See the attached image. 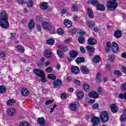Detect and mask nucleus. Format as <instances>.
I'll return each mask as SVG.
<instances>
[{"mask_svg": "<svg viewBox=\"0 0 126 126\" xmlns=\"http://www.w3.org/2000/svg\"><path fill=\"white\" fill-rule=\"evenodd\" d=\"M78 41L80 44H83L85 42V38H84V37H79Z\"/></svg>", "mask_w": 126, "mask_h": 126, "instance_id": "38", "label": "nucleus"}, {"mask_svg": "<svg viewBox=\"0 0 126 126\" xmlns=\"http://www.w3.org/2000/svg\"><path fill=\"white\" fill-rule=\"evenodd\" d=\"M44 55L46 58H51L52 56V52L49 49H47L44 51Z\"/></svg>", "mask_w": 126, "mask_h": 126, "instance_id": "24", "label": "nucleus"}, {"mask_svg": "<svg viewBox=\"0 0 126 126\" xmlns=\"http://www.w3.org/2000/svg\"><path fill=\"white\" fill-rule=\"evenodd\" d=\"M37 123L41 126H44L45 125V119H44V117L38 118L37 119Z\"/></svg>", "mask_w": 126, "mask_h": 126, "instance_id": "20", "label": "nucleus"}, {"mask_svg": "<svg viewBox=\"0 0 126 126\" xmlns=\"http://www.w3.org/2000/svg\"><path fill=\"white\" fill-rule=\"evenodd\" d=\"M29 28L32 30L35 26V24L34 23V21L33 20H30V22L29 23Z\"/></svg>", "mask_w": 126, "mask_h": 126, "instance_id": "27", "label": "nucleus"}, {"mask_svg": "<svg viewBox=\"0 0 126 126\" xmlns=\"http://www.w3.org/2000/svg\"><path fill=\"white\" fill-rule=\"evenodd\" d=\"M112 49L114 53H118L119 52V46L118 44L115 41L112 42Z\"/></svg>", "mask_w": 126, "mask_h": 126, "instance_id": "11", "label": "nucleus"}, {"mask_svg": "<svg viewBox=\"0 0 126 126\" xmlns=\"http://www.w3.org/2000/svg\"><path fill=\"white\" fill-rule=\"evenodd\" d=\"M76 96L77 97V99L78 100H80V99H82L84 97V93L82 91H79L76 94Z\"/></svg>", "mask_w": 126, "mask_h": 126, "instance_id": "21", "label": "nucleus"}, {"mask_svg": "<svg viewBox=\"0 0 126 126\" xmlns=\"http://www.w3.org/2000/svg\"><path fill=\"white\" fill-rule=\"evenodd\" d=\"M71 10L75 12H77V11H78V6L77 5H73L71 7Z\"/></svg>", "mask_w": 126, "mask_h": 126, "instance_id": "33", "label": "nucleus"}, {"mask_svg": "<svg viewBox=\"0 0 126 126\" xmlns=\"http://www.w3.org/2000/svg\"><path fill=\"white\" fill-rule=\"evenodd\" d=\"M120 120L123 123H125V122H126V110H125L123 115L121 116Z\"/></svg>", "mask_w": 126, "mask_h": 126, "instance_id": "29", "label": "nucleus"}, {"mask_svg": "<svg viewBox=\"0 0 126 126\" xmlns=\"http://www.w3.org/2000/svg\"><path fill=\"white\" fill-rule=\"evenodd\" d=\"M6 91V89L5 88V87L3 86H0V93H5V92Z\"/></svg>", "mask_w": 126, "mask_h": 126, "instance_id": "36", "label": "nucleus"}, {"mask_svg": "<svg viewBox=\"0 0 126 126\" xmlns=\"http://www.w3.org/2000/svg\"><path fill=\"white\" fill-rule=\"evenodd\" d=\"M0 58L2 60L5 58V52L4 51L0 52Z\"/></svg>", "mask_w": 126, "mask_h": 126, "instance_id": "42", "label": "nucleus"}, {"mask_svg": "<svg viewBox=\"0 0 126 126\" xmlns=\"http://www.w3.org/2000/svg\"><path fill=\"white\" fill-rule=\"evenodd\" d=\"M14 103H15V100L14 99H9L7 102L8 106H12V105H13Z\"/></svg>", "mask_w": 126, "mask_h": 126, "instance_id": "37", "label": "nucleus"}, {"mask_svg": "<svg viewBox=\"0 0 126 126\" xmlns=\"http://www.w3.org/2000/svg\"><path fill=\"white\" fill-rule=\"evenodd\" d=\"M89 95L91 98H94V99H97V98H99V94L95 91L90 92Z\"/></svg>", "mask_w": 126, "mask_h": 126, "instance_id": "9", "label": "nucleus"}, {"mask_svg": "<svg viewBox=\"0 0 126 126\" xmlns=\"http://www.w3.org/2000/svg\"><path fill=\"white\" fill-rule=\"evenodd\" d=\"M97 92L99 94H101V93H102L103 92V89L102 88H101V87H99L97 89Z\"/></svg>", "mask_w": 126, "mask_h": 126, "instance_id": "54", "label": "nucleus"}, {"mask_svg": "<svg viewBox=\"0 0 126 126\" xmlns=\"http://www.w3.org/2000/svg\"><path fill=\"white\" fill-rule=\"evenodd\" d=\"M17 49L18 50H19V52H21L23 53V52H24V47L21 45H18L17 46Z\"/></svg>", "mask_w": 126, "mask_h": 126, "instance_id": "40", "label": "nucleus"}, {"mask_svg": "<svg viewBox=\"0 0 126 126\" xmlns=\"http://www.w3.org/2000/svg\"><path fill=\"white\" fill-rule=\"evenodd\" d=\"M88 42L89 45H92V46H94V45H96L97 43V40L92 37L89 38L88 40Z\"/></svg>", "mask_w": 126, "mask_h": 126, "instance_id": "14", "label": "nucleus"}, {"mask_svg": "<svg viewBox=\"0 0 126 126\" xmlns=\"http://www.w3.org/2000/svg\"><path fill=\"white\" fill-rule=\"evenodd\" d=\"M86 101H88V102L90 103L91 104H93V103L95 102V99H89V98H87Z\"/></svg>", "mask_w": 126, "mask_h": 126, "instance_id": "44", "label": "nucleus"}, {"mask_svg": "<svg viewBox=\"0 0 126 126\" xmlns=\"http://www.w3.org/2000/svg\"><path fill=\"white\" fill-rule=\"evenodd\" d=\"M22 95L23 96H28L30 94V92L29 90L26 88H23L21 91Z\"/></svg>", "mask_w": 126, "mask_h": 126, "instance_id": "17", "label": "nucleus"}, {"mask_svg": "<svg viewBox=\"0 0 126 126\" xmlns=\"http://www.w3.org/2000/svg\"><path fill=\"white\" fill-rule=\"evenodd\" d=\"M87 25L89 28H93L95 26V22L93 21L87 22Z\"/></svg>", "mask_w": 126, "mask_h": 126, "instance_id": "28", "label": "nucleus"}, {"mask_svg": "<svg viewBox=\"0 0 126 126\" xmlns=\"http://www.w3.org/2000/svg\"><path fill=\"white\" fill-rule=\"evenodd\" d=\"M51 64V62L50 61H46L44 63V65L45 66H48V65H50Z\"/></svg>", "mask_w": 126, "mask_h": 126, "instance_id": "59", "label": "nucleus"}, {"mask_svg": "<svg viewBox=\"0 0 126 126\" xmlns=\"http://www.w3.org/2000/svg\"><path fill=\"white\" fill-rule=\"evenodd\" d=\"M47 77L49 78V79H52L53 80H55L57 78V77L53 74H48L47 75Z\"/></svg>", "mask_w": 126, "mask_h": 126, "instance_id": "34", "label": "nucleus"}, {"mask_svg": "<svg viewBox=\"0 0 126 126\" xmlns=\"http://www.w3.org/2000/svg\"><path fill=\"white\" fill-rule=\"evenodd\" d=\"M11 39L12 40H14L15 39V33H11Z\"/></svg>", "mask_w": 126, "mask_h": 126, "instance_id": "57", "label": "nucleus"}, {"mask_svg": "<svg viewBox=\"0 0 126 126\" xmlns=\"http://www.w3.org/2000/svg\"><path fill=\"white\" fill-rule=\"evenodd\" d=\"M98 108H99V104H98V103H95L93 105L94 110H96V109H98Z\"/></svg>", "mask_w": 126, "mask_h": 126, "instance_id": "47", "label": "nucleus"}, {"mask_svg": "<svg viewBox=\"0 0 126 126\" xmlns=\"http://www.w3.org/2000/svg\"><path fill=\"white\" fill-rule=\"evenodd\" d=\"M40 8L42 10H46L48 9V3L46 2H41L40 4Z\"/></svg>", "mask_w": 126, "mask_h": 126, "instance_id": "19", "label": "nucleus"}, {"mask_svg": "<svg viewBox=\"0 0 126 126\" xmlns=\"http://www.w3.org/2000/svg\"><path fill=\"white\" fill-rule=\"evenodd\" d=\"M114 36L117 39H120L123 36V32L120 30H117L114 33Z\"/></svg>", "mask_w": 126, "mask_h": 126, "instance_id": "13", "label": "nucleus"}, {"mask_svg": "<svg viewBox=\"0 0 126 126\" xmlns=\"http://www.w3.org/2000/svg\"><path fill=\"white\" fill-rule=\"evenodd\" d=\"M74 84H77V85H80V81H79V80L75 79L74 80Z\"/></svg>", "mask_w": 126, "mask_h": 126, "instance_id": "49", "label": "nucleus"}, {"mask_svg": "<svg viewBox=\"0 0 126 126\" xmlns=\"http://www.w3.org/2000/svg\"><path fill=\"white\" fill-rule=\"evenodd\" d=\"M119 98H120V99H125L126 100V92L124 94H120Z\"/></svg>", "mask_w": 126, "mask_h": 126, "instance_id": "39", "label": "nucleus"}, {"mask_svg": "<svg viewBox=\"0 0 126 126\" xmlns=\"http://www.w3.org/2000/svg\"><path fill=\"white\" fill-rule=\"evenodd\" d=\"M27 4L30 7H31V6H33V2L32 1H30L28 2Z\"/></svg>", "mask_w": 126, "mask_h": 126, "instance_id": "58", "label": "nucleus"}, {"mask_svg": "<svg viewBox=\"0 0 126 126\" xmlns=\"http://www.w3.org/2000/svg\"><path fill=\"white\" fill-rule=\"evenodd\" d=\"M114 73L116 74V75H121V72L120 70H115L114 71Z\"/></svg>", "mask_w": 126, "mask_h": 126, "instance_id": "53", "label": "nucleus"}, {"mask_svg": "<svg viewBox=\"0 0 126 126\" xmlns=\"http://www.w3.org/2000/svg\"><path fill=\"white\" fill-rule=\"evenodd\" d=\"M99 121H100V118L99 117H93L91 119V122L93 123V126H96L99 125Z\"/></svg>", "mask_w": 126, "mask_h": 126, "instance_id": "10", "label": "nucleus"}, {"mask_svg": "<svg viewBox=\"0 0 126 126\" xmlns=\"http://www.w3.org/2000/svg\"><path fill=\"white\" fill-rule=\"evenodd\" d=\"M121 56L123 59H126V53H123L121 54Z\"/></svg>", "mask_w": 126, "mask_h": 126, "instance_id": "64", "label": "nucleus"}, {"mask_svg": "<svg viewBox=\"0 0 126 126\" xmlns=\"http://www.w3.org/2000/svg\"><path fill=\"white\" fill-rule=\"evenodd\" d=\"M89 2H91L94 6H96V9L99 11H104L106 9L105 5L100 4L98 0H88Z\"/></svg>", "mask_w": 126, "mask_h": 126, "instance_id": "2", "label": "nucleus"}, {"mask_svg": "<svg viewBox=\"0 0 126 126\" xmlns=\"http://www.w3.org/2000/svg\"><path fill=\"white\" fill-rule=\"evenodd\" d=\"M121 88L122 90H126V83L123 84Z\"/></svg>", "mask_w": 126, "mask_h": 126, "instance_id": "50", "label": "nucleus"}, {"mask_svg": "<svg viewBox=\"0 0 126 126\" xmlns=\"http://www.w3.org/2000/svg\"><path fill=\"white\" fill-rule=\"evenodd\" d=\"M42 26L45 29H47L48 30H50L51 29V26L48 23V22H44L42 23Z\"/></svg>", "mask_w": 126, "mask_h": 126, "instance_id": "25", "label": "nucleus"}, {"mask_svg": "<svg viewBox=\"0 0 126 126\" xmlns=\"http://www.w3.org/2000/svg\"><path fill=\"white\" fill-rule=\"evenodd\" d=\"M100 119L102 123H107L109 121V115L107 111H103L100 113Z\"/></svg>", "mask_w": 126, "mask_h": 126, "instance_id": "5", "label": "nucleus"}, {"mask_svg": "<svg viewBox=\"0 0 126 126\" xmlns=\"http://www.w3.org/2000/svg\"><path fill=\"white\" fill-rule=\"evenodd\" d=\"M56 107H57V105L54 104L53 107L51 108L50 113H53V111L55 110V108H56Z\"/></svg>", "mask_w": 126, "mask_h": 126, "instance_id": "61", "label": "nucleus"}, {"mask_svg": "<svg viewBox=\"0 0 126 126\" xmlns=\"http://www.w3.org/2000/svg\"><path fill=\"white\" fill-rule=\"evenodd\" d=\"M19 3H21V4H25L26 3V0H18Z\"/></svg>", "mask_w": 126, "mask_h": 126, "instance_id": "46", "label": "nucleus"}, {"mask_svg": "<svg viewBox=\"0 0 126 126\" xmlns=\"http://www.w3.org/2000/svg\"><path fill=\"white\" fill-rule=\"evenodd\" d=\"M53 103V100H48L46 101L45 103V105H50V104Z\"/></svg>", "mask_w": 126, "mask_h": 126, "instance_id": "60", "label": "nucleus"}, {"mask_svg": "<svg viewBox=\"0 0 126 126\" xmlns=\"http://www.w3.org/2000/svg\"><path fill=\"white\" fill-rule=\"evenodd\" d=\"M81 71L84 74H88L89 73V69L87 68L85 66H81Z\"/></svg>", "mask_w": 126, "mask_h": 126, "instance_id": "18", "label": "nucleus"}, {"mask_svg": "<svg viewBox=\"0 0 126 126\" xmlns=\"http://www.w3.org/2000/svg\"><path fill=\"white\" fill-rule=\"evenodd\" d=\"M115 60V56L114 55H111L109 57V61L110 62H114Z\"/></svg>", "mask_w": 126, "mask_h": 126, "instance_id": "52", "label": "nucleus"}, {"mask_svg": "<svg viewBox=\"0 0 126 126\" xmlns=\"http://www.w3.org/2000/svg\"><path fill=\"white\" fill-rule=\"evenodd\" d=\"M107 5L108 10H115L118 7L117 0H109V1L107 2Z\"/></svg>", "mask_w": 126, "mask_h": 126, "instance_id": "3", "label": "nucleus"}, {"mask_svg": "<svg viewBox=\"0 0 126 126\" xmlns=\"http://www.w3.org/2000/svg\"><path fill=\"white\" fill-rule=\"evenodd\" d=\"M80 106V103L78 102H75L74 103H71L69 104V107L71 111H75L76 108Z\"/></svg>", "mask_w": 126, "mask_h": 126, "instance_id": "7", "label": "nucleus"}, {"mask_svg": "<svg viewBox=\"0 0 126 126\" xmlns=\"http://www.w3.org/2000/svg\"><path fill=\"white\" fill-rule=\"evenodd\" d=\"M94 63H99L100 62V57L98 55H96L94 56V60H93Z\"/></svg>", "mask_w": 126, "mask_h": 126, "instance_id": "32", "label": "nucleus"}, {"mask_svg": "<svg viewBox=\"0 0 126 126\" xmlns=\"http://www.w3.org/2000/svg\"><path fill=\"white\" fill-rule=\"evenodd\" d=\"M45 71L46 72H52L53 71V68L51 67H48L46 69Z\"/></svg>", "mask_w": 126, "mask_h": 126, "instance_id": "45", "label": "nucleus"}, {"mask_svg": "<svg viewBox=\"0 0 126 126\" xmlns=\"http://www.w3.org/2000/svg\"><path fill=\"white\" fill-rule=\"evenodd\" d=\"M80 70H79V67L78 66H72L71 68V72L74 74H77L79 73Z\"/></svg>", "mask_w": 126, "mask_h": 126, "instance_id": "16", "label": "nucleus"}, {"mask_svg": "<svg viewBox=\"0 0 126 126\" xmlns=\"http://www.w3.org/2000/svg\"><path fill=\"white\" fill-rule=\"evenodd\" d=\"M77 55H78V53L75 50H73L70 53V57L72 59H75L77 56Z\"/></svg>", "mask_w": 126, "mask_h": 126, "instance_id": "23", "label": "nucleus"}, {"mask_svg": "<svg viewBox=\"0 0 126 126\" xmlns=\"http://www.w3.org/2000/svg\"><path fill=\"white\" fill-rule=\"evenodd\" d=\"M122 71L124 73H126V66H122Z\"/></svg>", "mask_w": 126, "mask_h": 126, "instance_id": "63", "label": "nucleus"}, {"mask_svg": "<svg viewBox=\"0 0 126 126\" xmlns=\"http://www.w3.org/2000/svg\"><path fill=\"white\" fill-rule=\"evenodd\" d=\"M57 33L59 35H63V30L62 29H59L57 30Z\"/></svg>", "mask_w": 126, "mask_h": 126, "instance_id": "43", "label": "nucleus"}, {"mask_svg": "<svg viewBox=\"0 0 126 126\" xmlns=\"http://www.w3.org/2000/svg\"><path fill=\"white\" fill-rule=\"evenodd\" d=\"M16 109L12 108L8 109L7 111V115L10 117L15 116V115H16Z\"/></svg>", "mask_w": 126, "mask_h": 126, "instance_id": "8", "label": "nucleus"}, {"mask_svg": "<svg viewBox=\"0 0 126 126\" xmlns=\"http://www.w3.org/2000/svg\"><path fill=\"white\" fill-rule=\"evenodd\" d=\"M61 97L63 100H65L66 98V94H62L61 95Z\"/></svg>", "mask_w": 126, "mask_h": 126, "instance_id": "51", "label": "nucleus"}, {"mask_svg": "<svg viewBox=\"0 0 126 126\" xmlns=\"http://www.w3.org/2000/svg\"><path fill=\"white\" fill-rule=\"evenodd\" d=\"M83 89L84 91H86V92H88L89 90H90V86L87 83L84 84L83 85Z\"/></svg>", "mask_w": 126, "mask_h": 126, "instance_id": "30", "label": "nucleus"}, {"mask_svg": "<svg viewBox=\"0 0 126 126\" xmlns=\"http://www.w3.org/2000/svg\"><path fill=\"white\" fill-rule=\"evenodd\" d=\"M86 49L88 51V54L90 57H92L94 53H95V47L94 46H87Z\"/></svg>", "mask_w": 126, "mask_h": 126, "instance_id": "6", "label": "nucleus"}, {"mask_svg": "<svg viewBox=\"0 0 126 126\" xmlns=\"http://www.w3.org/2000/svg\"><path fill=\"white\" fill-rule=\"evenodd\" d=\"M36 19L37 21H42L43 20V18L41 16H37L36 17Z\"/></svg>", "mask_w": 126, "mask_h": 126, "instance_id": "48", "label": "nucleus"}, {"mask_svg": "<svg viewBox=\"0 0 126 126\" xmlns=\"http://www.w3.org/2000/svg\"><path fill=\"white\" fill-rule=\"evenodd\" d=\"M77 31V29H74L70 31V33L72 34H75Z\"/></svg>", "mask_w": 126, "mask_h": 126, "instance_id": "55", "label": "nucleus"}, {"mask_svg": "<svg viewBox=\"0 0 126 126\" xmlns=\"http://www.w3.org/2000/svg\"><path fill=\"white\" fill-rule=\"evenodd\" d=\"M0 27L4 29H7L9 27L8 15L5 11H1L0 13Z\"/></svg>", "mask_w": 126, "mask_h": 126, "instance_id": "1", "label": "nucleus"}, {"mask_svg": "<svg viewBox=\"0 0 126 126\" xmlns=\"http://www.w3.org/2000/svg\"><path fill=\"white\" fill-rule=\"evenodd\" d=\"M87 13L90 18H93L94 17V13L91 8H88L87 10Z\"/></svg>", "mask_w": 126, "mask_h": 126, "instance_id": "26", "label": "nucleus"}, {"mask_svg": "<svg viewBox=\"0 0 126 126\" xmlns=\"http://www.w3.org/2000/svg\"><path fill=\"white\" fill-rule=\"evenodd\" d=\"M57 55L61 58V59H63V51L61 50L57 51Z\"/></svg>", "mask_w": 126, "mask_h": 126, "instance_id": "41", "label": "nucleus"}, {"mask_svg": "<svg viewBox=\"0 0 126 126\" xmlns=\"http://www.w3.org/2000/svg\"><path fill=\"white\" fill-rule=\"evenodd\" d=\"M36 29L37 30H38V31H41V30H42V27H41L39 25H37L36 27Z\"/></svg>", "mask_w": 126, "mask_h": 126, "instance_id": "62", "label": "nucleus"}, {"mask_svg": "<svg viewBox=\"0 0 126 126\" xmlns=\"http://www.w3.org/2000/svg\"><path fill=\"white\" fill-rule=\"evenodd\" d=\"M62 86V81L61 80H57L55 81L53 83V87L54 88H59Z\"/></svg>", "mask_w": 126, "mask_h": 126, "instance_id": "12", "label": "nucleus"}, {"mask_svg": "<svg viewBox=\"0 0 126 126\" xmlns=\"http://www.w3.org/2000/svg\"><path fill=\"white\" fill-rule=\"evenodd\" d=\"M33 73L36 74V75H38L40 77V79L42 82H46V81H47V80L45 77V73L43 70L38 69H35L33 70Z\"/></svg>", "mask_w": 126, "mask_h": 126, "instance_id": "4", "label": "nucleus"}, {"mask_svg": "<svg viewBox=\"0 0 126 126\" xmlns=\"http://www.w3.org/2000/svg\"><path fill=\"white\" fill-rule=\"evenodd\" d=\"M46 43L48 45H54L55 44V40L52 38L49 39L46 41Z\"/></svg>", "mask_w": 126, "mask_h": 126, "instance_id": "35", "label": "nucleus"}, {"mask_svg": "<svg viewBox=\"0 0 126 126\" xmlns=\"http://www.w3.org/2000/svg\"><path fill=\"white\" fill-rule=\"evenodd\" d=\"M64 24L66 27H71L72 23L69 20L66 19L64 20Z\"/></svg>", "mask_w": 126, "mask_h": 126, "instance_id": "22", "label": "nucleus"}, {"mask_svg": "<svg viewBox=\"0 0 126 126\" xmlns=\"http://www.w3.org/2000/svg\"><path fill=\"white\" fill-rule=\"evenodd\" d=\"M84 61L85 59L83 57L78 58L76 59V63L78 64H79V63H84Z\"/></svg>", "mask_w": 126, "mask_h": 126, "instance_id": "31", "label": "nucleus"}, {"mask_svg": "<svg viewBox=\"0 0 126 126\" xmlns=\"http://www.w3.org/2000/svg\"><path fill=\"white\" fill-rule=\"evenodd\" d=\"M20 126H30L29 124L27 123H21Z\"/></svg>", "mask_w": 126, "mask_h": 126, "instance_id": "56", "label": "nucleus"}, {"mask_svg": "<svg viewBox=\"0 0 126 126\" xmlns=\"http://www.w3.org/2000/svg\"><path fill=\"white\" fill-rule=\"evenodd\" d=\"M110 108L112 113H117L119 110V108H118V106H117L116 104H112L110 105Z\"/></svg>", "mask_w": 126, "mask_h": 126, "instance_id": "15", "label": "nucleus"}]
</instances>
